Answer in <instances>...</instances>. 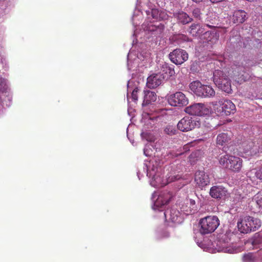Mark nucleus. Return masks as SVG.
<instances>
[{
	"label": "nucleus",
	"instance_id": "nucleus-1",
	"mask_svg": "<svg viewBox=\"0 0 262 262\" xmlns=\"http://www.w3.org/2000/svg\"><path fill=\"white\" fill-rule=\"evenodd\" d=\"M261 226L260 220L258 218L247 215L237 222L239 231L243 233L254 231Z\"/></svg>",
	"mask_w": 262,
	"mask_h": 262
},
{
	"label": "nucleus",
	"instance_id": "nucleus-2",
	"mask_svg": "<svg viewBox=\"0 0 262 262\" xmlns=\"http://www.w3.org/2000/svg\"><path fill=\"white\" fill-rule=\"evenodd\" d=\"M219 162L223 167L234 172H239L243 166L241 158L228 154L221 157Z\"/></svg>",
	"mask_w": 262,
	"mask_h": 262
},
{
	"label": "nucleus",
	"instance_id": "nucleus-3",
	"mask_svg": "<svg viewBox=\"0 0 262 262\" xmlns=\"http://www.w3.org/2000/svg\"><path fill=\"white\" fill-rule=\"evenodd\" d=\"M200 232L207 234L213 232L220 225V221L216 216H208L200 220L199 222Z\"/></svg>",
	"mask_w": 262,
	"mask_h": 262
},
{
	"label": "nucleus",
	"instance_id": "nucleus-4",
	"mask_svg": "<svg viewBox=\"0 0 262 262\" xmlns=\"http://www.w3.org/2000/svg\"><path fill=\"white\" fill-rule=\"evenodd\" d=\"M189 88L199 97H211L215 95V91L210 86L202 84L199 81H194L190 83Z\"/></svg>",
	"mask_w": 262,
	"mask_h": 262
},
{
	"label": "nucleus",
	"instance_id": "nucleus-5",
	"mask_svg": "<svg viewBox=\"0 0 262 262\" xmlns=\"http://www.w3.org/2000/svg\"><path fill=\"white\" fill-rule=\"evenodd\" d=\"M185 112L190 115L204 116L211 113V109L204 103H194L185 108Z\"/></svg>",
	"mask_w": 262,
	"mask_h": 262
},
{
	"label": "nucleus",
	"instance_id": "nucleus-6",
	"mask_svg": "<svg viewBox=\"0 0 262 262\" xmlns=\"http://www.w3.org/2000/svg\"><path fill=\"white\" fill-rule=\"evenodd\" d=\"M198 125L197 121L190 116H185L177 124L178 128L183 132H187L194 129Z\"/></svg>",
	"mask_w": 262,
	"mask_h": 262
},
{
	"label": "nucleus",
	"instance_id": "nucleus-7",
	"mask_svg": "<svg viewBox=\"0 0 262 262\" xmlns=\"http://www.w3.org/2000/svg\"><path fill=\"white\" fill-rule=\"evenodd\" d=\"M170 60L176 64H181L188 58V54L186 51L181 49H176L169 54Z\"/></svg>",
	"mask_w": 262,
	"mask_h": 262
},
{
	"label": "nucleus",
	"instance_id": "nucleus-8",
	"mask_svg": "<svg viewBox=\"0 0 262 262\" xmlns=\"http://www.w3.org/2000/svg\"><path fill=\"white\" fill-rule=\"evenodd\" d=\"M168 101L170 105L173 106H183L188 103V99L181 92L171 95L168 99Z\"/></svg>",
	"mask_w": 262,
	"mask_h": 262
},
{
	"label": "nucleus",
	"instance_id": "nucleus-9",
	"mask_svg": "<svg viewBox=\"0 0 262 262\" xmlns=\"http://www.w3.org/2000/svg\"><path fill=\"white\" fill-rule=\"evenodd\" d=\"M240 148V152L247 156H252L258 152V145L252 140L244 141Z\"/></svg>",
	"mask_w": 262,
	"mask_h": 262
},
{
	"label": "nucleus",
	"instance_id": "nucleus-10",
	"mask_svg": "<svg viewBox=\"0 0 262 262\" xmlns=\"http://www.w3.org/2000/svg\"><path fill=\"white\" fill-rule=\"evenodd\" d=\"M220 105L219 111L222 115L229 116L234 114L236 108L234 104L229 100L222 99L219 101Z\"/></svg>",
	"mask_w": 262,
	"mask_h": 262
},
{
	"label": "nucleus",
	"instance_id": "nucleus-11",
	"mask_svg": "<svg viewBox=\"0 0 262 262\" xmlns=\"http://www.w3.org/2000/svg\"><path fill=\"white\" fill-rule=\"evenodd\" d=\"M194 182L200 188H203L209 185L210 182L209 175L203 170H198L195 172Z\"/></svg>",
	"mask_w": 262,
	"mask_h": 262
},
{
	"label": "nucleus",
	"instance_id": "nucleus-12",
	"mask_svg": "<svg viewBox=\"0 0 262 262\" xmlns=\"http://www.w3.org/2000/svg\"><path fill=\"white\" fill-rule=\"evenodd\" d=\"M172 198V194L169 191L161 192L155 202V205L157 207H162L169 203Z\"/></svg>",
	"mask_w": 262,
	"mask_h": 262
},
{
	"label": "nucleus",
	"instance_id": "nucleus-13",
	"mask_svg": "<svg viewBox=\"0 0 262 262\" xmlns=\"http://www.w3.org/2000/svg\"><path fill=\"white\" fill-rule=\"evenodd\" d=\"M163 79L160 74H152L147 78L146 85L150 89L156 88L162 83Z\"/></svg>",
	"mask_w": 262,
	"mask_h": 262
},
{
	"label": "nucleus",
	"instance_id": "nucleus-14",
	"mask_svg": "<svg viewBox=\"0 0 262 262\" xmlns=\"http://www.w3.org/2000/svg\"><path fill=\"white\" fill-rule=\"evenodd\" d=\"M227 190L221 186H214L211 187L209 194L214 199H222L226 196Z\"/></svg>",
	"mask_w": 262,
	"mask_h": 262
},
{
	"label": "nucleus",
	"instance_id": "nucleus-15",
	"mask_svg": "<svg viewBox=\"0 0 262 262\" xmlns=\"http://www.w3.org/2000/svg\"><path fill=\"white\" fill-rule=\"evenodd\" d=\"M166 220L171 221L173 223H179L181 217L180 212L175 209H167L164 213Z\"/></svg>",
	"mask_w": 262,
	"mask_h": 262
},
{
	"label": "nucleus",
	"instance_id": "nucleus-16",
	"mask_svg": "<svg viewBox=\"0 0 262 262\" xmlns=\"http://www.w3.org/2000/svg\"><path fill=\"white\" fill-rule=\"evenodd\" d=\"M181 210L186 214H193L197 210L195 201L192 199L187 200L182 205Z\"/></svg>",
	"mask_w": 262,
	"mask_h": 262
},
{
	"label": "nucleus",
	"instance_id": "nucleus-17",
	"mask_svg": "<svg viewBox=\"0 0 262 262\" xmlns=\"http://www.w3.org/2000/svg\"><path fill=\"white\" fill-rule=\"evenodd\" d=\"M215 79V85L217 86L219 88L226 93H231L232 91L231 81L229 77L227 78H224V80L222 81H220V80H219V78H216Z\"/></svg>",
	"mask_w": 262,
	"mask_h": 262
},
{
	"label": "nucleus",
	"instance_id": "nucleus-18",
	"mask_svg": "<svg viewBox=\"0 0 262 262\" xmlns=\"http://www.w3.org/2000/svg\"><path fill=\"white\" fill-rule=\"evenodd\" d=\"M247 18V13L242 10H236L232 15V21L234 24H243Z\"/></svg>",
	"mask_w": 262,
	"mask_h": 262
},
{
	"label": "nucleus",
	"instance_id": "nucleus-19",
	"mask_svg": "<svg viewBox=\"0 0 262 262\" xmlns=\"http://www.w3.org/2000/svg\"><path fill=\"white\" fill-rule=\"evenodd\" d=\"M144 100L143 102V105H146L155 102L157 99V94L155 92L150 91L146 90L144 91Z\"/></svg>",
	"mask_w": 262,
	"mask_h": 262
},
{
	"label": "nucleus",
	"instance_id": "nucleus-20",
	"mask_svg": "<svg viewBox=\"0 0 262 262\" xmlns=\"http://www.w3.org/2000/svg\"><path fill=\"white\" fill-rule=\"evenodd\" d=\"M178 21L183 25L187 24L192 21V18L186 13L180 11L174 14Z\"/></svg>",
	"mask_w": 262,
	"mask_h": 262
},
{
	"label": "nucleus",
	"instance_id": "nucleus-21",
	"mask_svg": "<svg viewBox=\"0 0 262 262\" xmlns=\"http://www.w3.org/2000/svg\"><path fill=\"white\" fill-rule=\"evenodd\" d=\"M228 73L230 77H238L244 72V68L240 65L233 64L228 68Z\"/></svg>",
	"mask_w": 262,
	"mask_h": 262
},
{
	"label": "nucleus",
	"instance_id": "nucleus-22",
	"mask_svg": "<svg viewBox=\"0 0 262 262\" xmlns=\"http://www.w3.org/2000/svg\"><path fill=\"white\" fill-rule=\"evenodd\" d=\"M262 251H258L257 253L249 252L243 255V262H255L261 255Z\"/></svg>",
	"mask_w": 262,
	"mask_h": 262
},
{
	"label": "nucleus",
	"instance_id": "nucleus-23",
	"mask_svg": "<svg viewBox=\"0 0 262 262\" xmlns=\"http://www.w3.org/2000/svg\"><path fill=\"white\" fill-rule=\"evenodd\" d=\"M231 134L222 133L219 134L216 137V144L219 145H225L231 140Z\"/></svg>",
	"mask_w": 262,
	"mask_h": 262
},
{
	"label": "nucleus",
	"instance_id": "nucleus-24",
	"mask_svg": "<svg viewBox=\"0 0 262 262\" xmlns=\"http://www.w3.org/2000/svg\"><path fill=\"white\" fill-rule=\"evenodd\" d=\"M230 77L229 73H228V69H225L224 71L221 70H216L213 72V81L215 84V78H219L220 81L224 80V78H227Z\"/></svg>",
	"mask_w": 262,
	"mask_h": 262
},
{
	"label": "nucleus",
	"instance_id": "nucleus-25",
	"mask_svg": "<svg viewBox=\"0 0 262 262\" xmlns=\"http://www.w3.org/2000/svg\"><path fill=\"white\" fill-rule=\"evenodd\" d=\"M203 30L199 24H193L189 27V33L193 36H199Z\"/></svg>",
	"mask_w": 262,
	"mask_h": 262
},
{
	"label": "nucleus",
	"instance_id": "nucleus-26",
	"mask_svg": "<svg viewBox=\"0 0 262 262\" xmlns=\"http://www.w3.org/2000/svg\"><path fill=\"white\" fill-rule=\"evenodd\" d=\"M165 133L168 135H173L176 133V129L171 125H167L164 129Z\"/></svg>",
	"mask_w": 262,
	"mask_h": 262
},
{
	"label": "nucleus",
	"instance_id": "nucleus-27",
	"mask_svg": "<svg viewBox=\"0 0 262 262\" xmlns=\"http://www.w3.org/2000/svg\"><path fill=\"white\" fill-rule=\"evenodd\" d=\"M6 90L5 80L0 76V92L4 93Z\"/></svg>",
	"mask_w": 262,
	"mask_h": 262
},
{
	"label": "nucleus",
	"instance_id": "nucleus-28",
	"mask_svg": "<svg viewBox=\"0 0 262 262\" xmlns=\"http://www.w3.org/2000/svg\"><path fill=\"white\" fill-rule=\"evenodd\" d=\"M139 91V89L138 88H136L132 92L131 94V97L132 99L135 101H137L138 99V93Z\"/></svg>",
	"mask_w": 262,
	"mask_h": 262
},
{
	"label": "nucleus",
	"instance_id": "nucleus-29",
	"mask_svg": "<svg viewBox=\"0 0 262 262\" xmlns=\"http://www.w3.org/2000/svg\"><path fill=\"white\" fill-rule=\"evenodd\" d=\"M257 204L262 208V193H258L255 196Z\"/></svg>",
	"mask_w": 262,
	"mask_h": 262
},
{
	"label": "nucleus",
	"instance_id": "nucleus-30",
	"mask_svg": "<svg viewBox=\"0 0 262 262\" xmlns=\"http://www.w3.org/2000/svg\"><path fill=\"white\" fill-rule=\"evenodd\" d=\"M193 15L195 18H199L200 17L201 15V11L200 10L199 8H195L193 9L192 11Z\"/></svg>",
	"mask_w": 262,
	"mask_h": 262
},
{
	"label": "nucleus",
	"instance_id": "nucleus-31",
	"mask_svg": "<svg viewBox=\"0 0 262 262\" xmlns=\"http://www.w3.org/2000/svg\"><path fill=\"white\" fill-rule=\"evenodd\" d=\"M255 174L257 178L262 180V165L261 166L259 170L256 172Z\"/></svg>",
	"mask_w": 262,
	"mask_h": 262
},
{
	"label": "nucleus",
	"instance_id": "nucleus-32",
	"mask_svg": "<svg viewBox=\"0 0 262 262\" xmlns=\"http://www.w3.org/2000/svg\"><path fill=\"white\" fill-rule=\"evenodd\" d=\"M168 73L169 75L172 76L174 74V71L173 69L171 68L170 67H168Z\"/></svg>",
	"mask_w": 262,
	"mask_h": 262
},
{
	"label": "nucleus",
	"instance_id": "nucleus-33",
	"mask_svg": "<svg viewBox=\"0 0 262 262\" xmlns=\"http://www.w3.org/2000/svg\"><path fill=\"white\" fill-rule=\"evenodd\" d=\"M151 13H152V15L153 18H157V16H155V15L156 14H157V13H158V11H157V10H156V9H152V11H151Z\"/></svg>",
	"mask_w": 262,
	"mask_h": 262
},
{
	"label": "nucleus",
	"instance_id": "nucleus-34",
	"mask_svg": "<svg viewBox=\"0 0 262 262\" xmlns=\"http://www.w3.org/2000/svg\"><path fill=\"white\" fill-rule=\"evenodd\" d=\"M225 1V0H210V1L212 3H217L222 2H223V1Z\"/></svg>",
	"mask_w": 262,
	"mask_h": 262
},
{
	"label": "nucleus",
	"instance_id": "nucleus-35",
	"mask_svg": "<svg viewBox=\"0 0 262 262\" xmlns=\"http://www.w3.org/2000/svg\"><path fill=\"white\" fill-rule=\"evenodd\" d=\"M181 38L183 39V40H184L185 41H190V39H189V38L185 35H182Z\"/></svg>",
	"mask_w": 262,
	"mask_h": 262
},
{
	"label": "nucleus",
	"instance_id": "nucleus-36",
	"mask_svg": "<svg viewBox=\"0 0 262 262\" xmlns=\"http://www.w3.org/2000/svg\"><path fill=\"white\" fill-rule=\"evenodd\" d=\"M205 34L206 35H212L214 34V33L208 31V32H205Z\"/></svg>",
	"mask_w": 262,
	"mask_h": 262
},
{
	"label": "nucleus",
	"instance_id": "nucleus-37",
	"mask_svg": "<svg viewBox=\"0 0 262 262\" xmlns=\"http://www.w3.org/2000/svg\"><path fill=\"white\" fill-rule=\"evenodd\" d=\"M153 178L155 179V180L158 182V177H156V176H153Z\"/></svg>",
	"mask_w": 262,
	"mask_h": 262
},
{
	"label": "nucleus",
	"instance_id": "nucleus-38",
	"mask_svg": "<svg viewBox=\"0 0 262 262\" xmlns=\"http://www.w3.org/2000/svg\"><path fill=\"white\" fill-rule=\"evenodd\" d=\"M167 184V183H163L161 184L160 186H164L166 185Z\"/></svg>",
	"mask_w": 262,
	"mask_h": 262
},
{
	"label": "nucleus",
	"instance_id": "nucleus-39",
	"mask_svg": "<svg viewBox=\"0 0 262 262\" xmlns=\"http://www.w3.org/2000/svg\"><path fill=\"white\" fill-rule=\"evenodd\" d=\"M207 26L209 27V28H211L212 27V26H210V25H207Z\"/></svg>",
	"mask_w": 262,
	"mask_h": 262
}]
</instances>
